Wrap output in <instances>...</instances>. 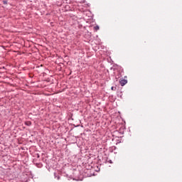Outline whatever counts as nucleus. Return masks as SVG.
I'll return each mask as SVG.
<instances>
[{
	"label": "nucleus",
	"instance_id": "1",
	"mask_svg": "<svg viewBox=\"0 0 182 182\" xmlns=\"http://www.w3.org/2000/svg\"><path fill=\"white\" fill-rule=\"evenodd\" d=\"M121 86H124L127 83V80H121L119 81Z\"/></svg>",
	"mask_w": 182,
	"mask_h": 182
},
{
	"label": "nucleus",
	"instance_id": "3",
	"mask_svg": "<svg viewBox=\"0 0 182 182\" xmlns=\"http://www.w3.org/2000/svg\"><path fill=\"white\" fill-rule=\"evenodd\" d=\"M94 28H95L96 31H99V26H95Z\"/></svg>",
	"mask_w": 182,
	"mask_h": 182
},
{
	"label": "nucleus",
	"instance_id": "4",
	"mask_svg": "<svg viewBox=\"0 0 182 182\" xmlns=\"http://www.w3.org/2000/svg\"><path fill=\"white\" fill-rule=\"evenodd\" d=\"M3 4H4V5H7V4H8V1H3Z\"/></svg>",
	"mask_w": 182,
	"mask_h": 182
},
{
	"label": "nucleus",
	"instance_id": "5",
	"mask_svg": "<svg viewBox=\"0 0 182 182\" xmlns=\"http://www.w3.org/2000/svg\"><path fill=\"white\" fill-rule=\"evenodd\" d=\"M111 89H112V90H114V87H112V88H111Z\"/></svg>",
	"mask_w": 182,
	"mask_h": 182
},
{
	"label": "nucleus",
	"instance_id": "2",
	"mask_svg": "<svg viewBox=\"0 0 182 182\" xmlns=\"http://www.w3.org/2000/svg\"><path fill=\"white\" fill-rule=\"evenodd\" d=\"M25 124H26V126H31V124H32V123L29 121L26 122Z\"/></svg>",
	"mask_w": 182,
	"mask_h": 182
}]
</instances>
